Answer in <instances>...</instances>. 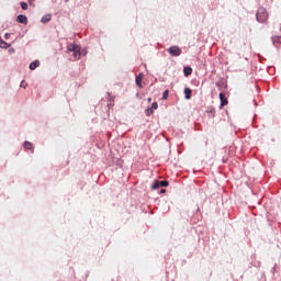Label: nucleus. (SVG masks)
I'll return each mask as SVG.
<instances>
[{"instance_id":"obj_1","label":"nucleus","mask_w":281,"mask_h":281,"mask_svg":"<svg viewBox=\"0 0 281 281\" xmlns=\"http://www.w3.org/2000/svg\"><path fill=\"white\" fill-rule=\"evenodd\" d=\"M257 21L259 23H267L268 19H269V13L267 12V9L265 8H259L257 11Z\"/></svg>"},{"instance_id":"obj_2","label":"nucleus","mask_w":281,"mask_h":281,"mask_svg":"<svg viewBox=\"0 0 281 281\" xmlns=\"http://www.w3.org/2000/svg\"><path fill=\"white\" fill-rule=\"evenodd\" d=\"M170 56H181V48L179 46H171L167 49Z\"/></svg>"},{"instance_id":"obj_3","label":"nucleus","mask_w":281,"mask_h":281,"mask_svg":"<svg viewBox=\"0 0 281 281\" xmlns=\"http://www.w3.org/2000/svg\"><path fill=\"white\" fill-rule=\"evenodd\" d=\"M220 100H221L220 109H223V106H227L228 101H227V98L225 97V92L220 93Z\"/></svg>"},{"instance_id":"obj_4","label":"nucleus","mask_w":281,"mask_h":281,"mask_svg":"<svg viewBox=\"0 0 281 281\" xmlns=\"http://www.w3.org/2000/svg\"><path fill=\"white\" fill-rule=\"evenodd\" d=\"M18 23H23L24 25H27V16L20 14L18 15Z\"/></svg>"},{"instance_id":"obj_5","label":"nucleus","mask_w":281,"mask_h":281,"mask_svg":"<svg viewBox=\"0 0 281 281\" xmlns=\"http://www.w3.org/2000/svg\"><path fill=\"white\" fill-rule=\"evenodd\" d=\"M272 43H273L274 47H280V45H281V36L272 37Z\"/></svg>"},{"instance_id":"obj_6","label":"nucleus","mask_w":281,"mask_h":281,"mask_svg":"<svg viewBox=\"0 0 281 281\" xmlns=\"http://www.w3.org/2000/svg\"><path fill=\"white\" fill-rule=\"evenodd\" d=\"M184 98L186 100H190L192 98V89L190 88L184 89Z\"/></svg>"},{"instance_id":"obj_7","label":"nucleus","mask_w":281,"mask_h":281,"mask_svg":"<svg viewBox=\"0 0 281 281\" xmlns=\"http://www.w3.org/2000/svg\"><path fill=\"white\" fill-rule=\"evenodd\" d=\"M72 56H74L75 60H80V56H81L80 47L75 49V52H72Z\"/></svg>"},{"instance_id":"obj_8","label":"nucleus","mask_w":281,"mask_h":281,"mask_svg":"<svg viewBox=\"0 0 281 281\" xmlns=\"http://www.w3.org/2000/svg\"><path fill=\"white\" fill-rule=\"evenodd\" d=\"M36 67H41V61L35 60V61L30 64L31 71H34V69H36Z\"/></svg>"},{"instance_id":"obj_9","label":"nucleus","mask_w":281,"mask_h":281,"mask_svg":"<svg viewBox=\"0 0 281 281\" xmlns=\"http://www.w3.org/2000/svg\"><path fill=\"white\" fill-rule=\"evenodd\" d=\"M24 149L25 150H32V153H34V146L30 142L24 143Z\"/></svg>"},{"instance_id":"obj_10","label":"nucleus","mask_w":281,"mask_h":281,"mask_svg":"<svg viewBox=\"0 0 281 281\" xmlns=\"http://www.w3.org/2000/svg\"><path fill=\"white\" fill-rule=\"evenodd\" d=\"M79 47H80V46H78V45H76V44H69V45L67 46V49H68V52L74 53V52H76V49L79 48Z\"/></svg>"},{"instance_id":"obj_11","label":"nucleus","mask_w":281,"mask_h":281,"mask_svg":"<svg viewBox=\"0 0 281 281\" xmlns=\"http://www.w3.org/2000/svg\"><path fill=\"white\" fill-rule=\"evenodd\" d=\"M42 23H49L52 21V14H46L42 18Z\"/></svg>"},{"instance_id":"obj_12","label":"nucleus","mask_w":281,"mask_h":281,"mask_svg":"<svg viewBox=\"0 0 281 281\" xmlns=\"http://www.w3.org/2000/svg\"><path fill=\"white\" fill-rule=\"evenodd\" d=\"M183 74H184L186 77L192 76V68H190V67H184Z\"/></svg>"},{"instance_id":"obj_13","label":"nucleus","mask_w":281,"mask_h":281,"mask_svg":"<svg viewBox=\"0 0 281 281\" xmlns=\"http://www.w3.org/2000/svg\"><path fill=\"white\" fill-rule=\"evenodd\" d=\"M0 47L2 49H8V47H10V45L8 43H5L1 37H0Z\"/></svg>"},{"instance_id":"obj_14","label":"nucleus","mask_w":281,"mask_h":281,"mask_svg":"<svg viewBox=\"0 0 281 281\" xmlns=\"http://www.w3.org/2000/svg\"><path fill=\"white\" fill-rule=\"evenodd\" d=\"M143 78H144V76L142 74L136 76V85H137V87H142V79Z\"/></svg>"},{"instance_id":"obj_15","label":"nucleus","mask_w":281,"mask_h":281,"mask_svg":"<svg viewBox=\"0 0 281 281\" xmlns=\"http://www.w3.org/2000/svg\"><path fill=\"white\" fill-rule=\"evenodd\" d=\"M151 188H153V190H157V188H161V187H160V181L156 180V181L154 182V184L151 186Z\"/></svg>"},{"instance_id":"obj_16","label":"nucleus","mask_w":281,"mask_h":281,"mask_svg":"<svg viewBox=\"0 0 281 281\" xmlns=\"http://www.w3.org/2000/svg\"><path fill=\"white\" fill-rule=\"evenodd\" d=\"M169 182L166 180L160 181V188H168Z\"/></svg>"},{"instance_id":"obj_17","label":"nucleus","mask_w":281,"mask_h":281,"mask_svg":"<svg viewBox=\"0 0 281 281\" xmlns=\"http://www.w3.org/2000/svg\"><path fill=\"white\" fill-rule=\"evenodd\" d=\"M170 94V92L168 90H166L164 93H162V100H168V95Z\"/></svg>"},{"instance_id":"obj_18","label":"nucleus","mask_w":281,"mask_h":281,"mask_svg":"<svg viewBox=\"0 0 281 281\" xmlns=\"http://www.w3.org/2000/svg\"><path fill=\"white\" fill-rule=\"evenodd\" d=\"M157 109H159V104H157V102H154V103L151 104V110H153V111H157Z\"/></svg>"},{"instance_id":"obj_19","label":"nucleus","mask_w":281,"mask_h":281,"mask_svg":"<svg viewBox=\"0 0 281 281\" xmlns=\"http://www.w3.org/2000/svg\"><path fill=\"white\" fill-rule=\"evenodd\" d=\"M153 113H154V111L151 110V108H149V109L146 110V115H147L148 117H150V115H153Z\"/></svg>"},{"instance_id":"obj_20","label":"nucleus","mask_w":281,"mask_h":281,"mask_svg":"<svg viewBox=\"0 0 281 281\" xmlns=\"http://www.w3.org/2000/svg\"><path fill=\"white\" fill-rule=\"evenodd\" d=\"M22 10H27V2H21Z\"/></svg>"},{"instance_id":"obj_21","label":"nucleus","mask_w":281,"mask_h":281,"mask_svg":"<svg viewBox=\"0 0 281 281\" xmlns=\"http://www.w3.org/2000/svg\"><path fill=\"white\" fill-rule=\"evenodd\" d=\"M21 87H23V89H25V87H27V83H25L24 81L21 82Z\"/></svg>"},{"instance_id":"obj_22","label":"nucleus","mask_w":281,"mask_h":281,"mask_svg":"<svg viewBox=\"0 0 281 281\" xmlns=\"http://www.w3.org/2000/svg\"><path fill=\"white\" fill-rule=\"evenodd\" d=\"M4 37H5V38H10V33H7V34L4 35Z\"/></svg>"},{"instance_id":"obj_23","label":"nucleus","mask_w":281,"mask_h":281,"mask_svg":"<svg viewBox=\"0 0 281 281\" xmlns=\"http://www.w3.org/2000/svg\"><path fill=\"white\" fill-rule=\"evenodd\" d=\"M162 194H164V192H166V189H161V191H160Z\"/></svg>"},{"instance_id":"obj_24","label":"nucleus","mask_w":281,"mask_h":281,"mask_svg":"<svg viewBox=\"0 0 281 281\" xmlns=\"http://www.w3.org/2000/svg\"><path fill=\"white\" fill-rule=\"evenodd\" d=\"M65 1H69V0H65Z\"/></svg>"}]
</instances>
